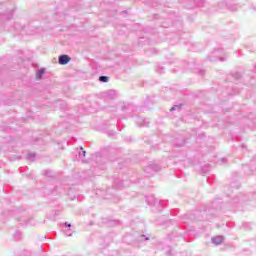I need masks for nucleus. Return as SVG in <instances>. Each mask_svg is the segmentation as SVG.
Wrapping results in <instances>:
<instances>
[{
	"label": "nucleus",
	"mask_w": 256,
	"mask_h": 256,
	"mask_svg": "<svg viewBox=\"0 0 256 256\" xmlns=\"http://www.w3.org/2000/svg\"><path fill=\"white\" fill-rule=\"evenodd\" d=\"M69 61H71V57L65 55V64L69 63Z\"/></svg>",
	"instance_id": "nucleus-6"
},
{
	"label": "nucleus",
	"mask_w": 256,
	"mask_h": 256,
	"mask_svg": "<svg viewBox=\"0 0 256 256\" xmlns=\"http://www.w3.org/2000/svg\"><path fill=\"white\" fill-rule=\"evenodd\" d=\"M178 107V106H174L170 109V111H175V108Z\"/></svg>",
	"instance_id": "nucleus-9"
},
{
	"label": "nucleus",
	"mask_w": 256,
	"mask_h": 256,
	"mask_svg": "<svg viewBox=\"0 0 256 256\" xmlns=\"http://www.w3.org/2000/svg\"><path fill=\"white\" fill-rule=\"evenodd\" d=\"M99 81H101V83H107L109 81V77H107V76H100L99 77Z\"/></svg>",
	"instance_id": "nucleus-5"
},
{
	"label": "nucleus",
	"mask_w": 256,
	"mask_h": 256,
	"mask_svg": "<svg viewBox=\"0 0 256 256\" xmlns=\"http://www.w3.org/2000/svg\"><path fill=\"white\" fill-rule=\"evenodd\" d=\"M222 161H225V159H222Z\"/></svg>",
	"instance_id": "nucleus-13"
},
{
	"label": "nucleus",
	"mask_w": 256,
	"mask_h": 256,
	"mask_svg": "<svg viewBox=\"0 0 256 256\" xmlns=\"http://www.w3.org/2000/svg\"><path fill=\"white\" fill-rule=\"evenodd\" d=\"M29 157H35V154H29Z\"/></svg>",
	"instance_id": "nucleus-11"
},
{
	"label": "nucleus",
	"mask_w": 256,
	"mask_h": 256,
	"mask_svg": "<svg viewBox=\"0 0 256 256\" xmlns=\"http://www.w3.org/2000/svg\"><path fill=\"white\" fill-rule=\"evenodd\" d=\"M66 235H67L68 237H71V235H73V234L70 233V232H68V231H66Z\"/></svg>",
	"instance_id": "nucleus-8"
},
{
	"label": "nucleus",
	"mask_w": 256,
	"mask_h": 256,
	"mask_svg": "<svg viewBox=\"0 0 256 256\" xmlns=\"http://www.w3.org/2000/svg\"><path fill=\"white\" fill-rule=\"evenodd\" d=\"M43 75H45V69L41 68L40 70H38V72L36 73V78L37 79H41L43 77Z\"/></svg>",
	"instance_id": "nucleus-3"
},
{
	"label": "nucleus",
	"mask_w": 256,
	"mask_h": 256,
	"mask_svg": "<svg viewBox=\"0 0 256 256\" xmlns=\"http://www.w3.org/2000/svg\"><path fill=\"white\" fill-rule=\"evenodd\" d=\"M212 242L215 245H221V243H223V236H216V237L212 238Z\"/></svg>",
	"instance_id": "nucleus-2"
},
{
	"label": "nucleus",
	"mask_w": 256,
	"mask_h": 256,
	"mask_svg": "<svg viewBox=\"0 0 256 256\" xmlns=\"http://www.w3.org/2000/svg\"><path fill=\"white\" fill-rule=\"evenodd\" d=\"M85 154H86V152H85V150H83L82 153L79 154V156L80 157H85Z\"/></svg>",
	"instance_id": "nucleus-7"
},
{
	"label": "nucleus",
	"mask_w": 256,
	"mask_h": 256,
	"mask_svg": "<svg viewBox=\"0 0 256 256\" xmlns=\"http://www.w3.org/2000/svg\"><path fill=\"white\" fill-rule=\"evenodd\" d=\"M80 149H81V151H83V147H81Z\"/></svg>",
	"instance_id": "nucleus-12"
},
{
	"label": "nucleus",
	"mask_w": 256,
	"mask_h": 256,
	"mask_svg": "<svg viewBox=\"0 0 256 256\" xmlns=\"http://www.w3.org/2000/svg\"><path fill=\"white\" fill-rule=\"evenodd\" d=\"M66 227L71 228V224L65 223Z\"/></svg>",
	"instance_id": "nucleus-10"
},
{
	"label": "nucleus",
	"mask_w": 256,
	"mask_h": 256,
	"mask_svg": "<svg viewBox=\"0 0 256 256\" xmlns=\"http://www.w3.org/2000/svg\"><path fill=\"white\" fill-rule=\"evenodd\" d=\"M0 15H13V8H9L7 4H1Z\"/></svg>",
	"instance_id": "nucleus-1"
},
{
	"label": "nucleus",
	"mask_w": 256,
	"mask_h": 256,
	"mask_svg": "<svg viewBox=\"0 0 256 256\" xmlns=\"http://www.w3.org/2000/svg\"><path fill=\"white\" fill-rule=\"evenodd\" d=\"M58 63L60 65H65V54L60 55Z\"/></svg>",
	"instance_id": "nucleus-4"
}]
</instances>
